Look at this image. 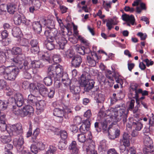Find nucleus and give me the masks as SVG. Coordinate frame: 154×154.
<instances>
[{
  "label": "nucleus",
  "mask_w": 154,
  "mask_h": 154,
  "mask_svg": "<svg viewBox=\"0 0 154 154\" xmlns=\"http://www.w3.org/2000/svg\"><path fill=\"white\" fill-rule=\"evenodd\" d=\"M94 127L97 132H100L101 129V126L100 122H96L94 123Z\"/></svg>",
  "instance_id": "obj_60"
},
{
  "label": "nucleus",
  "mask_w": 154,
  "mask_h": 154,
  "mask_svg": "<svg viewBox=\"0 0 154 154\" xmlns=\"http://www.w3.org/2000/svg\"><path fill=\"white\" fill-rule=\"evenodd\" d=\"M39 129L38 128H36L33 131L32 138L33 139H35L37 136L38 135L39 133Z\"/></svg>",
  "instance_id": "obj_62"
},
{
  "label": "nucleus",
  "mask_w": 154,
  "mask_h": 154,
  "mask_svg": "<svg viewBox=\"0 0 154 154\" xmlns=\"http://www.w3.org/2000/svg\"><path fill=\"white\" fill-rule=\"evenodd\" d=\"M8 106L6 100H0V110H5Z\"/></svg>",
  "instance_id": "obj_43"
},
{
  "label": "nucleus",
  "mask_w": 154,
  "mask_h": 154,
  "mask_svg": "<svg viewBox=\"0 0 154 154\" xmlns=\"http://www.w3.org/2000/svg\"><path fill=\"white\" fill-rule=\"evenodd\" d=\"M21 117H24L28 116H30L33 114L34 109L32 107L29 105H26L22 109Z\"/></svg>",
  "instance_id": "obj_9"
},
{
  "label": "nucleus",
  "mask_w": 154,
  "mask_h": 154,
  "mask_svg": "<svg viewBox=\"0 0 154 154\" xmlns=\"http://www.w3.org/2000/svg\"><path fill=\"white\" fill-rule=\"evenodd\" d=\"M62 36L61 35L58 34L56 36L55 40L56 42L58 44L60 48L63 49L64 48V45L67 43V41L65 38Z\"/></svg>",
  "instance_id": "obj_13"
},
{
  "label": "nucleus",
  "mask_w": 154,
  "mask_h": 154,
  "mask_svg": "<svg viewBox=\"0 0 154 154\" xmlns=\"http://www.w3.org/2000/svg\"><path fill=\"white\" fill-rule=\"evenodd\" d=\"M81 84L84 87L85 91L88 92L94 87L95 82L93 79L87 80L82 75L81 77Z\"/></svg>",
  "instance_id": "obj_6"
},
{
  "label": "nucleus",
  "mask_w": 154,
  "mask_h": 154,
  "mask_svg": "<svg viewBox=\"0 0 154 154\" xmlns=\"http://www.w3.org/2000/svg\"><path fill=\"white\" fill-rule=\"evenodd\" d=\"M30 68L29 62L26 60L24 61L23 66L21 65L19 66V69H21L23 72V76L24 78L29 79L31 78Z\"/></svg>",
  "instance_id": "obj_7"
},
{
  "label": "nucleus",
  "mask_w": 154,
  "mask_h": 154,
  "mask_svg": "<svg viewBox=\"0 0 154 154\" xmlns=\"http://www.w3.org/2000/svg\"><path fill=\"white\" fill-rule=\"evenodd\" d=\"M36 144L38 150H43L45 148V145L42 142H38Z\"/></svg>",
  "instance_id": "obj_51"
},
{
  "label": "nucleus",
  "mask_w": 154,
  "mask_h": 154,
  "mask_svg": "<svg viewBox=\"0 0 154 154\" xmlns=\"http://www.w3.org/2000/svg\"><path fill=\"white\" fill-rule=\"evenodd\" d=\"M16 105L17 107H20L24 104V100L22 95L20 93L15 94Z\"/></svg>",
  "instance_id": "obj_17"
},
{
  "label": "nucleus",
  "mask_w": 154,
  "mask_h": 154,
  "mask_svg": "<svg viewBox=\"0 0 154 154\" xmlns=\"http://www.w3.org/2000/svg\"><path fill=\"white\" fill-rule=\"evenodd\" d=\"M82 147L87 154H98L95 149L94 142L91 139L88 140L83 145Z\"/></svg>",
  "instance_id": "obj_4"
},
{
  "label": "nucleus",
  "mask_w": 154,
  "mask_h": 154,
  "mask_svg": "<svg viewBox=\"0 0 154 154\" xmlns=\"http://www.w3.org/2000/svg\"><path fill=\"white\" fill-rule=\"evenodd\" d=\"M137 87L138 85L137 84L132 85L131 86V88L132 91H134L135 93V94H134L130 92V94L132 98H137L139 97L138 93H137V91H138V90L137 89Z\"/></svg>",
  "instance_id": "obj_30"
},
{
  "label": "nucleus",
  "mask_w": 154,
  "mask_h": 154,
  "mask_svg": "<svg viewBox=\"0 0 154 154\" xmlns=\"http://www.w3.org/2000/svg\"><path fill=\"white\" fill-rule=\"evenodd\" d=\"M79 130L81 132L85 133L86 132L89 130V128L87 127L86 125L84 124H82L80 126Z\"/></svg>",
  "instance_id": "obj_54"
},
{
  "label": "nucleus",
  "mask_w": 154,
  "mask_h": 154,
  "mask_svg": "<svg viewBox=\"0 0 154 154\" xmlns=\"http://www.w3.org/2000/svg\"><path fill=\"white\" fill-rule=\"evenodd\" d=\"M28 100L32 105L35 103V98L32 94H31L28 95Z\"/></svg>",
  "instance_id": "obj_49"
},
{
  "label": "nucleus",
  "mask_w": 154,
  "mask_h": 154,
  "mask_svg": "<svg viewBox=\"0 0 154 154\" xmlns=\"http://www.w3.org/2000/svg\"><path fill=\"white\" fill-rule=\"evenodd\" d=\"M26 85L28 86L30 92L32 93L35 94L38 92L37 87L39 85H37L36 84L32 83L29 84L28 82H24L23 83V86H26Z\"/></svg>",
  "instance_id": "obj_15"
},
{
  "label": "nucleus",
  "mask_w": 154,
  "mask_h": 154,
  "mask_svg": "<svg viewBox=\"0 0 154 154\" xmlns=\"http://www.w3.org/2000/svg\"><path fill=\"white\" fill-rule=\"evenodd\" d=\"M11 42V39L8 38H3L1 40L2 44L4 46L8 45Z\"/></svg>",
  "instance_id": "obj_52"
},
{
  "label": "nucleus",
  "mask_w": 154,
  "mask_h": 154,
  "mask_svg": "<svg viewBox=\"0 0 154 154\" xmlns=\"http://www.w3.org/2000/svg\"><path fill=\"white\" fill-rule=\"evenodd\" d=\"M20 44L22 46L25 47L26 51H28L30 49L29 43L27 39L26 38L20 39Z\"/></svg>",
  "instance_id": "obj_28"
},
{
  "label": "nucleus",
  "mask_w": 154,
  "mask_h": 154,
  "mask_svg": "<svg viewBox=\"0 0 154 154\" xmlns=\"http://www.w3.org/2000/svg\"><path fill=\"white\" fill-rule=\"evenodd\" d=\"M12 52L14 54L19 55L21 54L22 49L18 47H14L12 49Z\"/></svg>",
  "instance_id": "obj_47"
},
{
  "label": "nucleus",
  "mask_w": 154,
  "mask_h": 154,
  "mask_svg": "<svg viewBox=\"0 0 154 154\" xmlns=\"http://www.w3.org/2000/svg\"><path fill=\"white\" fill-rule=\"evenodd\" d=\"M13 142L17 147H21L24 143L23 138L22 137H20L18 139L14 138Z\"/></svg>",
  "instance_id": "obj_23"
},
{
  "label": "nucleus",
  "mask_w": 154,
  "mask_h": 154,
  "mask_svg": "<svg viewBox=\"0 0 154 154\" xmlns=\"http://www.w3.org/2000/svg\"><path fill=\"white\" fill-rule=\"evenodd\" d=\"M94 95V100L96 101L97 103L98 104V105L100 104V105L103 107V103L104 100V95L100 93H95Z\"/></svg>",
  "instance_id": "obj_19"
},
{
  "label": "nucleus",
  "mask_w": 154,
  "mask_h": 154,
  "mask_svg": "<svg viewBox=\"0 0 154 154\" xmlns=\"http://www.w3.org/2000/svg\"><path fill=\"white\" fill-rule=\"evenodd\" d=\"M131 124L128 123V124H131L136 131H140L143 127L142 124L136 120L132 119L131 121Z\"/></svg>",
  "instance_id": "obj_21"
},
{
  "label": "nucleus",
  "mask_w": 154,
  "mask_h": 154,
  "mask_svg": "<svg viewBox=\"0 0 154 154\" xmlns=\"http://www.w3.org/2000/svg\"><path fill=\"white\" fill-rule=\"evenodd\" d=\"M59 149L61 150H63L66 148V144L65 142H60L58 144Z\"/></svg>",
  "instance_id": "obj_57"
},
{
  "label": "nucleus",
  "mask_w": 154,
  "mask_h": 154,
  "mask_svg": "<svg viewBox=\"0 0 154 154\" xmlns=\"http://www.w3.org/2000/svg\"><path fill=\"white\" fill-rule=\"evenodd\" d=\"M91 57L89 56H87V60L89 66H94L96 65L95 60H98L99 58L98 57L97 54L95 52L91 53Z\"/></svg>",
  "instance_id": "obj_11"
},
{
  "label": "nucleus",
  "mask_w": 154,
  "mask_h": 154,
  "mask_svg": "<svg viewBox=\"0 0 154 154\" xmlns=\"http://www.w3.org/2000/svg\"><path fill=\"white\" fill-rule=\"evenodd\" d=\"M8 106L11 105L13 108H14L16 106V101L15 99V95L14 97H10L8 100H6Z\"/></svg>",
  "instance_id": "obj_35"
},
{
  "label": "nucleus",
  "mask_w": 154,
  "mask_h": 154,
  "mask_svg": "<svg viewBox=\"0 0 154 154\" xmlns=\"http://www.w3.org/2000/svg\"><path fill=\"white\" fill-rule=\"evenodd\" d=\"M76 50L78 53L82 55H84L86 53L85 48L83 46L77 47L76 48Z\"/></svg>",
  "instance_id": "obj_45"
},
{
  "label": "nucleus",
  "mask_w": 154,
  "mask_h": 154,
  "mask_svg": "<svg viewBox=\"0 0 154 154\" xmlns=\"http://www.w3.org/2000/svg\"><path fill=\"white\" fill-rule=\"evenodd\" d=\"M48 76L45 77L44 79V82L45 85L47 86H49L51 85L52 83L53 78H55V77H51L49 75Z\"/></svg>",
  "instance_id": "obj_37"
},
{
  "label": "nucleus",
  "mask_w": 154,
  "mask_h": 154,
  "mask_svg": "<svg viewBox=\"0 0 154 154\" xmlns=\"http://www.w3.org/2000/svg\"><path fill=\"white\" fill-rule=\"evenodd\" d=\"M82 58L79 55H76L72 57L71 61L72 66L75 68L79 67L82 62Z\"/></svg>",
  "instance_id": "obj_12"
},
{
  "label": "nucleus",
  "mask_w": 154,
  "mask_h": 154,
  "mask_svg": "<svg viewBox=\"0 0 154 154\" xmlns=\"http://www.w3.org/2000/svg\"><path fill=\"white\" fill-rule=\"evenodd\" d=\"M55 91V89L54 88H51L50 89L49 92H48V95H47V96H48L50 98H53L54 96Z\"/></svg>",
  "instance_id": "obj_58"
},
{
  "label": "nucleus",
  "mask_w": 154,
  "mask_h": 154,
  "mask_svg": "<svg viewBox=\"0 0 154 154\" xmlns=\"http://www.w3.org/2000/svg\"><path fill=\"white\" fill-rule=\"evenodd\" d=\"M53 115L55 116L60 118V122H62L63 121V118L64 116L63 109L59 108H55L53 111Z\"/></svg>",
  "instance_id": "obj_16"
},
{
  "label": "nucleus",
  "mask_w": 154,
  "mask_h": 154,
  "mask_svg": "<svg viewBox=\"0 0 154 154\" xmlns=\"http://www.w3.org/2000/svg\"><path fill=\"white\" fill-rule=\"evenodd\" d=\"M134 103L135 100H131L127 110L125 108L118 110L115 109H111L107 111L109 114V116L110 118V119L108 121L112 122V124L116 125L117 122L122 120L123 123L125 124L127 122L128 110H131L134 108Z\"/></svg>",
  "instance_id": "obj_1"
},
{
  "label": "nucleus",
  "mask_w": 154,
  "mask_h": 154,
  "mask_svg": "<svg viewBox=\"0 0 154 154\" xmlns=\"http://www.w3.org/2000/svg\"><path fill=\"white\" fill-rule=\"evenodd\" d=\"M69 149L71 151L72 153H78L79 149L77 147L76 142L72 141L69 146Z\"/></svg>",
  "instance_id": "obj_25"
},
{
  "label": "nucleus",
  "mask_w": 154,
  "mask_h": 154,
  "mask_svg": "<svg viewBox=\"0 0 154 154\" xmlns=\"http://www.w3.org/2000/svg\"><path fill=\"white\" fill-rule=\"evenodd\" d=\"M70 129L72 132L75 133L77 132L78 128L76 125H72L70 126Z\"/></svg>",
  "instance_id": "obj_64"
},
{
  "label": "nucleus",
  "mask_w": 154,
  "mask_h": 154,
  "mask_svg": "<svg viewBox=\"0 0 154 154\" xmlns=\"http://www.w3.org/2000/svg\"><path fill=\"white\" fill-rule=\"evenodd\" d=\"M31 3L33 6L35 8L36 10L39 9L41 6L40 1L39 0H33Z\"/></svg>",
  "instance_id": "obj_40"
},
{
  "label": "nucleus",
  "mask_w": 154,
  "mask_h": 154,
  "mask_svg": "<svg viewBox=\"0 0 154 154\" xmlns=\"http://www.w3.org/2000/svg\"><path fill=\"white\" fill-rule=\"evenodd\" d=\"M60 134L62 139L65 140L68 137L67 132L64 130H61L60 131Z\"/></svg>",
  "instance_id": "obj_53"
},
{
  "label": "nucleus",
  "mask_w": 154,
  "mask_h": 154,
  "mask_svg": "<svg viewBox=\"0 0 154 154\" xmlns=\"http://www.w3.org/2000/svg\"><path fill=\"white\" fill-rule=\"evenodd\" d=\"M6 86V82L3 79L0 80V90L5 88Z\"/></svg>",
  "instance_id": "obj_63"
},
{
  "label": "nucleus",
  "mask_w": 154,
  "mask_h": 154,
  "mask_svg": "<svg viewBox=\"0 0 154 154\" xmlns=\"http://www.w3.org/2000/svg\"><path fill=\"white\" fill-rule=\"evenodd\" d=\"M19 107H17V108L16 107V106L13 108L12 112L13 114L14 115L18 116L20 115L21 117V114L22 113V109H20L19 108Z\"/></svg>",
  "instance_id": "obj_46"
},
{
  "label": "nucleus",
  "mask_w": 154,
  "mask_h": 154,
  "mask_svg": "<svg viewBox=\"0 0 154 154\" xmlns=\"http://www.w3.org/2000/svg\"><path fill=\"white\" fill-rule=\"evenodd\" d=\"M39 92L43 96H47L48 91V89L43 85H40L38 86Z\"/></svg>",
  "instance_id": "obj_26"
},
{
  "label": "nucleus",
  "mask_w": 154,
  "mask_h": 154,
  "mask_svg": "<svg viewBox=\"0 0 154 154\" xmlns=\"http://www.w3.org/2000/svg\"><path fill=\"white\" fill-rule=\"evenodd\" d=\"M35 104L38 113L43 112L46 105L45 101L44 100H40Z\"/></svg>",
  "instance_id": "obj_18"
},
{
  "label": "nucleus",
  "mask_w": 154,
  "mask_h": 154,
  "mask_svg": "<svg viewBox=\"0 0 154 154\" xmlns=\"http://www.w3.org/2000/svg\"><path fill=\"white\" fill-rule=\"evenodd\" d=\"M63 73L62 67L59 64H53L50 66L48 68V75L51 77H57V75L61 76Z\"/></svg>",
  "instance_id": "obj_3"
},
{
  "label": "nucleus",
  "mask_w": 154,
  "mask_h": 154,
  "mask_svg": "<svg viewBox=\"0 0 154 154\" xmlns=\"http://www.w3.org/2000/svg\"><path fill=\"white\" fill-rule=\"evenodd\" d=\"M12 135L9 134L8 135H3L1 136V141L4 143H7L11 141L12 140L11 135Z\"/></svg>",
  "instance_id": "obj_31"
},
{
  "label": "nucleus",
  "mask_w": 154,
  "mask_h": 154,
  "mask_svg": "<svg viewBox=\"0 0 154 154\" xmlns=\"http://www.w3.org/2000/svg\"><path fill=\"white\" fill-rule=\"evenodd\" d=\"M122 19L124 21L129 22L132 25L134 24L135 19L133 15L129 16L126 14H124L122 15Z\"/></svg>",
  "instance_id": "obj_20"
},
{
  "label": "nucleus",
  "mask_w": 154,
  "mask_h": 154,
  "mask_svg": "<svg viewBox=\"0 0 154 154\" xmlns=\"http://www.w3.org/2000/svg\"><path fill=\"white\" fill-rule=\"evenodd\" d=\"M6 130L9 134L14 136L21 134L23 132L22 125L19 123L8 127L6 128Z\"/></svg>",
  "instance_id": "obj_5"
},
{
  "label": "nucleus",
  "mask_w": 154,
  "mask_h": 154,
  "mask_svg": "<svg viewBox=\"0 0 154 154\" xmlns=\"http://www.w3.org/2000/svg\"><path fill=\"white\" fill-rule=\"evenodd\" d=\"M57 31L55 28L47 29L44 32L47 39L54 40L57 35Z\"/></svg>",
  "instance_id": "obj_10"
},
{
  "label": "nucleus",
  "mask_w": 154,
  "mask_h": 154,
  "mask_svg": "<svg viewBox=\"0 0 154 154\" xmlns=\"http://www.w3.org/2000/svg\"><path fill=\"white\" fill-rule=\"evenodd\" d=\"M144 154H154V147L153 145H151L146 147L143 150Z\"/></svg>",
  "instance_id": "obj_32"
},
{
  "label": "nucleus",
  "mask_w": 154,
  "mask_h": 154,
  "mask_svg": "<svg viewBox=\"0 0 154 154\" xmlns=\"http://www.w3.org/2000/svg\"><path fill=\"white\" fill-rule=\"evenodd\" d=\"M28 59V58H26L24 55L21 54L18 55L15 57L11 58V62L14 65L19 68L20 66H23V64L22 63L23 62V61L24 63L26 60L28 62L27 60V59Z\"/></svg>",
  "instance_id": "obj_8"
},
{
  "label": "nucleus",
  "mask_w": 154,
  "mask_h": 154,
  "mask_svg": "<svg viewBox=\"0 0 154 154\" xmlns=\"http://www.w3.org/2000/svg\"><path fill=\"white\" fill-rule=\"evenodd\" d=\"M150 121L151 119H150L149 121V125L148 126H146L143 130V132L144 134L146 136H149V135L150 134Z\"/></svg>",
  "instance_id": "obj_42"
},
{
  "label": "nucleus",
  "mask_w": 154,
  "mask_h": 154,
  "mask_svg": "<svg viewBox=\"0 0 154 154\" xmlns=\"http://www.w3.org/2000/svg\"><path fill=\"white\" fill-rule=\"evenodd\" d=\"M112 22V19H111L110 20H107L106 23V26L107 27L109 30H110L113 27L112 26V25H113Z\"/></svg>",
  "instance_id": "obj_61"
},
{
  "label": "nucleus",
  "mask_w": 154,
  "mask_h": 154,
  "mask_svg": "<svg viewBox=\"0 0 154 154\" xmlns=\"http://www.w3.org/2000/svg\"><path fill=\"white\" fill-rule=\"evenodd\" d=\"M31 64L34 68H39L40 67L41 63L39 61L34 60L32 62Z\"/></svg>",
  "instance_id": "obj_56"
},
{
  "label": "nucleus",
  "mask_w": 154,
  "mask_h": 154,
  "mask_svg": "<svg viewBox=\"0 0 154 154\" xmlns=\"http://www.w3.org/2000/svg\"><path fill=\"white\" fill-rule=\"evenodd\" d=\"M53 60L54 62L55 63V64H57V63L61 62V60L59 57V55H55L53 57Z\"/></svg>",
  "instance_id": "obj_55"
},
{
  "label": "nucleus",
  "mask_w": 154,
  "mask_h": 154,
  "mask_svg": "<svg viewBox=\"0 0 154 154\" xmlns=\"http://www.w3.org/2000/svg\"><path fill=\"white\" fill-rule=\"evenodd\" d=\"M19 69L12 66H2L0 67V74L6 80L14 81L18 74Z\"/></svg>",
  "instance_id": "obj_2"
},
{
  "label": "nucleus",
  "mask_w": 154,
  "mask_h": 154,
  "mask_svg": "<svg viewBox=\"0 0 154 154\" xmlns=\"http://www.w3.org/2000/svg\"><path fill=\"white\" fill-rule=\"evenodd\" d=\"M21 33V32L19 27H14L12 29V34L14 37H17L19 36Z\"/></svg>",
  "instance_id": "obj_33"
},
{
  "label": "nucleus",
  "mask_w": 154,
  "mask_h": 154,
  "mask_svg": "<svg viewBox=\"0 0 154 154\" xmlns=\"http://www.w3.org/2000/svg\"><path fill=\"white\" fill-rule=\"evenodd\" d=\"M143 142L146 147L153 145V142L149 136H146L144 138Z\"/></svg>",
  "instance_id": "obj_36"
},
{
  "label": "nucleus",
  "mask_w": 154,
  "mask_h": 154,
  "mask_svg": "<svg viewBox=\"0 0 154 154\" xmlns=\"http://www.w3.org/2000/svg\"><path fill=\"white\" fill-rule=\"evenodd\" d=\"M78 140L79 142L84 143L83 145L88 140V139H86L85 135L84 134H78Z\"/></svg>",
  "instance_id": "obj_39"
},
{
  "label": "nucleus",
  "mask_w": 154,
  "mask_h": 154,
  "mask_svg": "<svg viewBox=\"0 0 154 154\" xmlns=\"http://www.w3.org/2000/svg\"><path fill=\"white\" fill-rule=\"evenodd\" d=\"M100 123L101 128H102L104 131L106 130L107 128V123L106 119H104L102 120Z\"/></svg>",
  "instance_id": "obj_50"
},
{
  "label": "nucleus",
  "mask_w": 154,
  "mask_h": 154,
  "mask_svg": "<svg viewBox=\"0 0 154 154\" xmlns=\"http://www.w3.org/2000/svg\"><path fill=\"white\" fill-rule=\"evenodd\" d=\"M31 151L35 154H37L38 153V149L37 146L36 144H32L30 146Z\"/></svg>",
  "instance_id": "obj_48"
},
{
  "label": "nucleus",
  "mask_w": 154,
  "mask_h": 154,
  "mask_svg": "<svg viewBox=\"0 0 154 154\" xmlns=\"http://www.w3.org/2000/svg\"><path fill=\"white\" fill-rule=\"evenodd\" d=\"M99 149L101 150L102 152L105 151L106 150L107 148L106 141L105 140H103L100 142Z\"/></svg>",
  "instance_id": "obj_41"
},
{
  "label": "nucleus",
  "mask_w": 154,
  "mask_h": 154,
  "mask_svg": "<svg viewBox=\"0 0 154 154\" xmlns=\"http://www.w3.org/2000/svg\"><path fill=\"white\" fill-rule=\"evenodd\" d=\"M43 24L44 25H46L48 29L55 28V23L54 21L52 20L48 19L47 20L43 19Z\"/></svg>",
  "instance_id": "obj_22"
},
{
  "label": "nucleus",
  "mask_w": 154,
  "mask_h": 154,
  "mask_svg": "<svg viewBox=\"0 0 154 154\" xmlns=\"http://www.w3.org/2000/svg\"><path fill=\"white\" fill-rule=\"evenodd\" d=\"M32 28L36 33H39L42 31V26L39 21H35L32 24Z\"/></svg>",
  "instance_id": "obj_24"
},
{
  "label": "nucleus",
  "mask_w": 154,
  "mask_h": 154,
  "mask_svg": "<svg viewBox=\"0 0 154 154\" xmlns=\"http://www.w3.org/2000/svg\"><path fill=\"white\" fill-rule=\"evenodd\" d=\"M57 148L53 146H50L45 154H54L56 151Z\"/></svg>",
  "instance_id": "obj_44"
},
{
  "label": "nucleus",
  "mask_w": 154,
  "mask_h": 154,
  "mask_svg": "<svg viewBox=\"0 0 154 154\" xmlns=\"http://www.w3.org/2000/svg\"><path fill=\"white\" fill-rule=\"evenodd\" d=\"M70 90L72 94H75L76 93H80L81 88L79 86H70Z\"/></svg>",
  "instance_id": "obj_38"
},
{
  "label": "nucleus",
  "mask_w": 154,
  "mask_h": 154,
  "mask_svg": "<svg viewBox=\"0 0 154 154\" xmlns=\"http://www.w3.org/2000/svg\"><path fill=\"white\" fill-rule=\"evenodd\" d=\"M6 8L8 12L13 14L17 10V5L10 4L7 5Z\"/></svg>",
  "instance_id": "obj_27"
},
{
  "label": "nucleus",
  "mask_w": 154,
  "mask_h": 154,
  "mask_svg": "<svg viewBox=\"0 0 154 154\" xmlns=\"http://www.w3.org/2000/svg\"><path fill=\"white\" fill-rule=\"evenodd\" d=\"M50 54L48 52L45 53L42 55L41 58L44 61L50 63L51 61L50 58Z\"/></svg>",
  "instance_id": "obj_34"
},
{
  "label": "nucleus",
  "mask_w": 154,
  "mask_h": 154,
  "mask_svg": "<svg viewBox=\"0 0 154 154\" xmlns=\"http://www.w3.org/2000/svg\"><path fill=\"white\" fill-rule=\"evenodd\" d=\"M54 40L47 39L46 46L47 48L49 50H52L55 48V45L54 43Z\"/></svg>",
  "instance_id": "obj_29"
},
{
  "label": "nucleus",
  "mask_w": 154,
  "mask_h": 154,
  "mask_svg": "<svg viewBox=\"0 0 154 154\" xmlns=\"http://www.w3.org/2000/svg\"><path fill=\"white\" fill-rule=\"evenodd\" d=\"M31 51L35 54H37L39 51L38 46L32 47L31 49Z\"/></svg>",
  "instance_id": "obj_59"
},
{
  "label": "nucleus",
  "mask_w": 154,
  "mask_h": 154,
  "mask_svg": "<svg viewBox=\"0 0 154 154\" xmlns=\"http://www.w3.org/2000/svg\"><path fill=\"white\" fill-rule=\"evenodd\" d=\"M26 19L23 15L17 14H15L14 18V23L16 25H20L21 23H25L26 22Z\"/></svg>",
  "instance_id": "obj_14"
}]
</instances>
